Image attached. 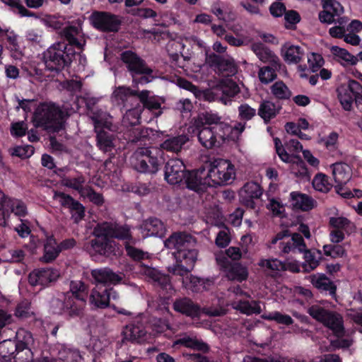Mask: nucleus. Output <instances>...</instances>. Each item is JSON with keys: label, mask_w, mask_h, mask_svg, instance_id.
I'll list each match as a JSON object with an SVG mask.
<instances>
[{"label": "nucleus", "mask_w": 362, "mask_h": 362, "mask_svg": "<svg viewBox=\"0 0 362 362\" xmlns=\"http://www.w3.org/2000/svg\"><path fill=\"white\" fill-rule=\"evenodd\" d=\"M206 126L209 128H214L220 130H230V127L221 121V117L215 112H206L199 115L198 124Z\"/></svg>", "instance_id": "28"}, {"label": "nucleus", "mask_w": 362, "mask_h": 362, "mask_svg": "<svg viewBox=\"0 0 362 362\" xmlns=\"http://www.w3.org/2000/svg\"><path fill=\"white\" fill-rule=\"evenodd\" d=\"M262 317L264 320L275 321L278 324L286 326H289L293 323V320L290 315L281 313L279 311L264 314L262 315Z\"/></svg>", "instance_id": "51"}, {"label": "nucleus", "mask_w": 362, "mask_h": 362, "mask_svg": "<svg viewBox=\"0 0 362 362\" xmlns=\"http://www.w3.org/2000/svg\"><path fill=\"white\" fill-rule=\"evenodd\" d=\"M188 140L189 138L187 135L181 134L165 140L160 144V148L157 147L139 148L132 156V165L139 172L155 173L163 162V150L178 153Z\"/></svg>", "instance_id": "1"}, {"label": "nucleus", "mask_w": 362, "mask_h": 362, "mask_svg": "<svg viewBox=\"0 0 362 362\" xmlns=\"http://www.w3.org/2000/svg\"><path fill=\"white\" fill-rule=\"evenodd\" d=\"M96 132L97 146L99 149L103 152L111 151L115 147L112 135L104 130H100Z\"/></svg>", "instance_id": "43"}, {"label": "nucleus", "mask_w": 362, "mask_h": 362, "mask_svg": "<svg viewBox=\"0 0 362 362\" xmlns=\"http://www.w3.org/2000/svg\"><path fill=\"white\" fill-rule=\"evenodd\" d=\"M322 7L323 9L328 10L337 17L339 16L344 12L342 6L336 0H324Z\"/></svg>", "instance_id": "60"}, {"label": "nucleus", "mask_w": 362, "mask_h": 362, "mask_svg": "<svg viewBox=\"0 0 362 362\" xmlns=\"http://www.w3.org/2000/svg\"><path fill=\"white\" fill-rule=\"evenodd\" d=\"M332 175L337 183V190L342 185H346L352 177L351 168L345 163H336L331 165Z\"/></svg>", "instance_id": "25"}, {"label": "nucleus", "mask_w": 362, "mask_h": 362, "mask_svg": "<svg viewBox=\"0 0 362 362\" xmlns=\"http://www.w3.org/2000/svg\"><path fill=\"white\" fill-rule=\"evenodd\" d=\"M175 311L189 317H197L202 313L211 317L221 316L225 314V309L222 305L218 307H204L201 309L193 301L187 298L176 300L173 303Z\"/></svg>", "instance_id": "8"}, {"label": "nucleus", "mask_w": 362, "mask_h": 362, "mask_svg": "<svg viewBox=\"0 0 362 362\" xmlns=\"http://www.w3.org/2000/svg\"><path fill=\"white\" fill-rule=\"evenodd\" d=\"M275 68L263 66L258 71V77L261 83L268 84L276 78Z\"/></svg>", "instance_id": "55"}, {"label": "nucleus", "mask_w": 362, "mask_h": 362, "mask_svg": "<svg viewBox=\"0 0 362 362\" xmlns=\"http://www.w3.org/2000/svg\"><path fill=\"white\" fill-rule=\"evenodd\" d=\"M231 305L234 309L247 315L259 314L262 311L259 302L255 300L251 302L246 300L235 301Z\"/></svg>", "instance_id": "37"}, {"label": "nucleus", "mask_w": 362, "mask_h": 362, "mask_svg": "<svg viewBox=\"0 0 362 362\" xmlns=\"http://www.w3.org/2000/svg\"><path fill=\"white\" fill-rule=\"evenodd\" d=\"M185 166L180 159H171L165 167V179L170 185L180 183L186 177Z\"/></svg>", "instance_id": "15"}, {"label": "nucleus", "mask_w": 362, "mask_h": 362, "mask_svg": "<svg viewBox=\"0 0 362 362\" xmlns=\"http://www.w3.org/2000/svg\"><path fill=\"white\" fill-rule=\"evenodd\" d=\"M198 140L201 145L206 149L219 147L226 139L230 130H220L206 127L197 124Z\"/></svg>", "instance_id": "11"}, {"label": "nucleus", "mask_w": 362, "mask_h": 362, "mask_svg": "<svg viewBox=\"0 0 362 362\" xmlns=\"http://www.w3.org/2000/svg\"><path fill=\"white\" fill-rule=\"evenodd\" d=\"M33 314L34 313L31 309L30 303L28 300L21 302L18 305L15 312L16 316L21 319L28 318Z\"/></svg>", "instance_id": "59"}, {"label": "nucleus", "mask_w": 362, "mask_h": 362, "mask_svg": "<svg viewBox=\"0 0 362 362\" xmlns=\"http://www.w3.org/2000/svg\"><path fill=\"white\" fill-rule=\"evenodd\" d=\"M152 133L153 130L151 129L144 127L133 128L129 132L128 139L134 143L142 141L147 139Z\"/></svg>", "instance_id": "49"}, {"label": "nucleus", "mask_w": 362, "mask_h": 362, "mask_svg": "<svg viewBox=\"0 0 362 362\" xmlns=\"http://www.w3.org/2000/svg\"><path fill=\"white\" fill-rule=\"evenodd\" d=\"M207 173L211 187L224 186L233 182L236 177V169L230 160L214 158L206 163Z\"/></svg>", "instance_id": "5"}, {"label": "nucleus", "mask_w": 362, "mask_h": 362, "mask_svg": "<svg viewBox=\"0 0 362 362\" xmlns=\"http://www.w3.org/2000/svg\"><path fill=\"white\" fill-rule=\"evenodd\" d=\"M98 225L94 228L93 234L95 236L84 245L85 250L92 256L96 255H108L112 252V241L109 240L105 231H98Z\"/></svg>", "instance_id": "13"}, {"label": "nucleus", "mask_w": 362, "mask_h": 362, "mask_svg": "<svg viewBox=\"0 0 362 362\" xmlns=\"http://www.w3.org/2000/svg\"><path fill=\"white\" fill-rule=\"evenodd\" d=\"M258 265L270 272H278L286 269V264L277 259H261Z\"/></svg>", "instance_id": "48"}, {"label": "nucleus", "mask_w": 362, "mask_h": 362, "mask_svg": "<svg viewBox=\"0 0 362 362\" xmlns=\"http://www.w3.org/2000/svg\"><path fill=\"white\" fill-rule=\"evenodd\" d=\"M124 339L130 341L143 342L147 339V332L141 323L130 324L123 329Z\"/></svg>", "instance_id": "29"}, {"label": "nucleus", "mask_w": 362, "mask_h": 362, "mask_svg": "<svg viewBox=\"0 0 362 362\" xmlns=\"http://www.w3.org/2000/svg\"><path fill=\"white\" fill-rule=\"evenodd\" d=\"M139 272L151 281L155 285L160 286L166 291H172L173 287L168 275L160 273L154 268L147 267L141 263L139 264Z\"/></svg>", "instance_id": "20"}, {"label": "nucleus", "mask_w": 362, "mask_h": 362, "mask_svg": "<svg viewBox=\"0 0 362 362\" xmlns=\"http://www.w3.org/2000/svg\"><path fill=\"white\" fill-rule=\"evenodd\" d=\"M23 217L28 214L25 203L18 199L11 198L0 190V225L5 227L11 214Z\"/></svg>", "instance_id": "10"}, {"label": "nucleus", "mask_w": 362, "mask_h": 362, "mask_svg": "<svg viewBox=\"0 0 362 362\" xmlns=\"http://www.w3.org/2000/svg\"><path fill=\"white\" fill-rule=\"evenodd\" d=\"M267 208L274 216H282L285 212L284 206L276 199H270L267 205Z\"/></svg>", "instance_id": "63"}, {"label": "nucleus", "mask_w": 362, "mask_h": 362, "mask_svg": "<svg viewBox=\"0 0 362 362\" xmlns=\"http://www.w3.org/2000/svg\"><path fill=\"white\" fill-rule=\"evenodd\" d=\"M85 182L86 179L83 175H78L75 177H64L62 180V185L78 191L81 195L86 192L87 187L84 186Z\"/></svg>", "instance_id": "45"}, {"label": "nucleus", "mask_w": 362, "mask_h": 362, "mask_svg": "<svg viewBox=\"0 0 362 362\" xmlns=\"http://www.w3.org/2000/svg\"><path fill=\"white\" fill-rule=\"evenodd\" d=\"M308 63L313 72L317 71L324 64L322 57L316 53H310L308 56Z\"/></svg>", "instance_id": "62"}, {"label": "nucleus", "mask_w": 362, "mask_h": 362, "mask_svg": "<svg viewBox=\"0 0 362 362\" xmlns=\"http://www.w3.org/2000/svg\"><path fill=\"white\" fill-rule=\"evenodd\" d=\"M279 247L281 255L296 251L303 253L308 250L303 237L299 233H293L291 238L287 241H281L279 244Z\"/></svg>", "instance_id": "22"}, {"label": "nucleus", "mask_w": 362, "mask_h": 362, "mask_svg": "<svg viewBox=\"0 0 362 362\" xmlns=\"http://www.w3.org/2000/svg\"><path fill=\"white\" fill-rule=\"evenodd\" d=\"M338 98L341 105L345 110H350L352 107V103L355 100L356 103H360L358 98H356L351 92L349 91L346 87L342 84L337 88Z\"/></svg>", "instance_id": "42"}, {"label": "nucleus", "mask_w": 362, "mask_h": 362, "mask_svg": "<svg viewBox=\"0 0 362 362\" xmlns=\"http://www.w3.org/2000/svg\"><path fill=\"white\" fill-rule=\"evenodd\" d=\"M98 233L105 231L108 238L120 240H129L132 238L130 228L127 225H120L115 222H103L98 224Z\"/></svg>", "instance_id": "19"}, {"label": "nucleus", "mask_w": 362, "mask_h": 362, "mask_svg": "<svg viewBox=\"0 0 362 362\" xmlns=\"http://www.w3.org/2000/svg\"><path fill=\"white\" fill-rule=\"evenodd\" d=\"M141 111L139 109H131L126 112L122 119L124 126L134 127L139 124Z\"/></svg>", "instance_id": "54"}, {"label": "nucleus", "mask_w": 362, "mask_h": 362, "mask_svg": "<svg viewBox=\"0 0 362 362\" xmlns=\"http://www.w3.org/2000/svg\"><path fill=\"white\" fill-rule=\"evenodd\" d=\"M165 247L173 250L174 256L177 262H185L189 267H194L198 256L197 239L192 235L185 233H174L164 242Z\"/></svg>", "instance_id": "2"}, {"label": "nucleus", "mask_w": 362, "mask_h": 362, "mask_svg": "<svg viewBox=\"0 0 362 362\" xmlns=\"http://www.w3.org/2000/svg\"><path fill=\"white\" fill-rule=\"evenodd\" d=\"M60 252L55 239L50 236L47 237L44 245V255L42 260L45 262H50L54 260Z\"/></svg>", "instance_id": "36"}, {"label": "nucleus", "mask_w": 362, "mask_h": 362, "mask_svg": "<svg viewBox=\"0 0 362 362\" xmlns=\"http://www.w3.org/2000/svg\"><path fill=\"white\" fill-rule=\"evenodd\" d=\"M226 276L230 281L242 282L247 279L248 271L246 267L239 263L233 264L226 272Z\"/></svg>", "instance_id": "38"}, {"label": "nucleus", "mask_w": 362, "mask_h": 362, "mask_svg": "<svg viewBox=\"0 0 362 362\" xmlns=\"http://www.w3.org/2000/svg\"><path fill=\"white\" fill-rule=\"evenodd\" d=\"M323 252L326 256L333 258L342 257L346 255L345 249L339 245H325L323 246Z\"/></svg>", "instance_id": "58"}, {"label": "nucleus", "mask_w": 362, "mask_h": 362, "mask_svg": "<svg viewBox=\"0 0 362 362\" xmlns=\"http://www.w3.org/2000/svg\"><path fill=\"white\" fill-rule=\"evenodd\" d=\"M138 97L145 107L151 111H158L155 113L156 117L161 115L162 112L160 109L163 100L160 98L155 95L151 96L148 90L139 92Z\"/></svg>", "instance_id": "33"}, {"label": "nucleus", "mask_w": 362, "mask_h": 362, "mask_svg": "<svg viewBox=\"0 0 362 362\" xmlns=\"http://www.w3.org/2000/svg\"><path fill=\"white\" fill-rule=\"evenodd\" d=\"M86 303H82L71 296L69 293L64 295L63 299H54L51 303V309L53 313L64 315L67 317L74 318L79 317L82 313Z\"/></svg>", "instance_id": "9"}, {"label": "nucleus", "mask_w": 362, "mask_h": 362, "mask_svg": "<svg viewBox=\"0 0 362 362\" xmlns=\"http://www.w3.org/2000/svg\"><path fill=\"white\" fill-rule=\"evenodd\" d=\"M74 52L64 42L52 45L43 54L46 68L50 71H60L72 62Z\"/></svg>", "instance_id": "6"}, {"label": "nucleus", "mask_w": 362, "mask_h": 362, "mask_svg": "<svg viewBox=\"0 0 362 362\" xmlns=\"http://www.w3.org/2000/svg\"><path fill=\"white\" fill-rule=\"evenodd\" d=\"M281 56L288 64H297L301 62L305 56L304 49L299 45L286 42L281 47Z\"/></svg>", "instance_id": "23"}, {"label": "nucleus", "mask_w": 362, "mask_h": 362, "mask_svg": "<svg viewBox=\"0 0 362 362\" xmlns=\"http://www.w3.org/2000/svg\"><path fill=\"white\" fill-rule=\"evenodd\" d=\"M121 59L133 76L134 74H144L138 79L134 78V83L146 84L152 81L153 76L151 75L152 70L147 67L145 62L136 54L132 51L123 52L121 54Z\"/></svg>", "instance_id": "7"}, {"label": "nucleus", "mask_w": 362, "mask_h": 362, "mask_svg": "<svg viewBox=\"0 0 362 362\" xmlns=\"http://www.w3.org/2000/svg\"><path fill=\"white\" fill-rule=\"evenodd\" d=\"M33 122L37 127L56 132L62 129L64 113L54 103H42L35 110Z\"/></svg>", "instance_id": "4"}, {"label": "nucleus", "mask_w": 362, "mask_h": 362, "mask_svg": "<svg viewBox=\"0 0 362 362\" xmlns=\"http://www.w3.org/2000/svg\"><path fill=\"white\" fill-rule=\"evenodd\" d=\"M211 12L221 21L226 22V5L220 1L214 3L211 6Z\"/></svg>", "instance_id": "64"}, {"label": "nucleus", "mask_w": 362, "mask_h": 362, "mask_svg": "<svg viewBox=\"0 0 362 362\" xmlns=\"http://www.w3.org/2000/svg\"><path fill=\"white\" fill-rule=\"evenodd\" d=\"M91 276L93 279L96 286L102 284L103 286L117 285L122 282L123 276L114 272L108 267L95 269L91 270Z\"/></svg>", "instance_id": "18"}, {"label": "nucleus", "mask_w": 362, "mask_h": 362, "mask_svg": "<svg viewBox=\"0 0 362 362\" xmlns=\"http://www.w3.org/2000/svg\"><path fill=\"white\" fill-rule=\"evenodd\" d=\"M312 284L319 290L329 291L331 294L335 293L336 286L333 282L323 274H316L310 276Z\"/></svg>", "instance_id": "35"}, {"label": "nucleus", "mask_w": 362, "mask_h": 362, "mask_svg": "<svg viewBox=\"0 0 362 362\" xmlns=\"http://www.w3.org/2000/svg\"><path fill=\"white\" fill-rule=\"evenodd\" d=\"M303 253L305 262L303 264V267L305 272H310L319 265L322 255L321 251L306 250Z\"/></svg>", "instance_id": "41"}, {"label": "nucleus", "mask_w": 362, "mask_h": 362, "mask_svg": "<svg viewBox=\"0 0 362 362\" xmlns=\"http://www.w3.org/2000/svg\"><path fill=\"white\" fill-rule=\"evenodd\" d=\"M279 111V107L273 102L266 100L263 101L259 107L258 115L264 119L265 122L276 117Z\"/></svg>", "instance_id": "40"}, {"label": "nucleus", "mask_w": 362, "mask_h": 362, "mask_svg": "<svg viewBox=\"0 0 362 362\" xmlns=\"http://www.w3.org/2000/svg\"><path fill=\"white\" fill-rule=\"evenodd\" d=\"M89 117L93 122L95 132H98V129L100 128L112 129V117L106 112L101 110H93L89 113Z\"/></svg>", "instance_id": "34"}, {"label": "nucleus", "mask_w": 362, "mask_h": 362, "mask_svg": "<svg viewBox=\"0 0 362 362\" xmlns=\"http://www.w3.org/2000/svg\"><path fill=\"white\" fill-rule=\"evenodd\" d=\"M89 304L95 309H105L111 307L114 310L119 314L125 315H129V313L124 308H119L114 304H108V296H107L106 288L100 291L96 286L93 288L89 296Z\"/></svg>", "instance_id": "17"}, {"label": "nucleus", "mask_w": 362, "mask_h": 362, "mask_svg": "<svg viewBox=\"0 0 362 362\" xmlns=\"http://www.w3.org/2000/svg\"><path fill=\"white\" fill-rule=\"evenodd\" d=\"M193 267L187 265L185 262L176 260V264L168 267V272L173 275L180 276L185 288L189 290H194V286L188 284V276Z\"/></svg>", "instance_id": "32"}, {"label": "nucleus", "mask_w": 362, "mask_h": 362, "mask_svg": "<svg viewBox=\"0 0 362 362\" xmlns=\"http://www.w3.org/2000/svg\"><path fill=\"white\" fill-rule=\"evenodd\" d=\"M335 23H338V25H334L330 28L329 30V34L331 37L334 38H343L346 33L344 26L347 23V20L344 17L338 18Z\"/></svg>", "instance_id": "56"}, {"label": "nucleus", "mask_w": 362, "mask_h": 362, "mask_svg": "<svg viewBox=\"0 0 362 362\" xmlns=\"http://www.w3.org/2000/svg\"><path fill=\"white\" fill-rule=\"evenodd\" d=\"M208 179L209 175L205 165L204 168L192 172H187L185 180L189 189L199 192L205 189L208 187H211Z\"/></svg>", "instance_id": "14"}, {"label": "nucleus", "mask_w": 362, "mask_h": 362, "mask_svg": "<svg viewBox=\"0 0 362 362\" xmlns=\"http://www.w3.org/2000/svg\"><path fill=\"white\" fill-rule=\"evenodd\" d=\"M240 202L250 209H255V199H259L262 194L261 187L254 182H247L240 190Z\"/></svg>", "instance_id": "21"}, {"label": "nucleus", "mask_w": 362, "mask_h": 362, "mask_svg": "<svg viewBox=\"0 0 362 362\" xmlns=\"http://www.w3.org/2000/svg\"><path fill=\"white\" fill-rule=\"evenodd\" d=\"M63 35L70 46L74 45L78 49L83 48L86 40L81 35V27L79 23L66 27L63 30Z\"/></svg>", "instance_id": "27"}, {"label": "nucleus", "mask_w": 362, "mask_h": 362, "mask_svg": "<svg viewBox=\"0 0 362 362\" xmlns=\"http://www.w3.org/2000/svg\"><path fill=\"white\" fill-rule=\"evenodd\" d=\"M88 287L81 281H72L70 283L69 294L74 299L86 303Z\"/></svg>", "instance_id": "44"}, {"label": "nucleus", "mask_w": 362, "mask_h": 362, "mask_svg": "<svg viewBox=\"0 0 362 362\" xmlns=\"http://www.w3.org/2000/svg\"><path fill=\"white\" fill-rule=\"evenodd\" d=\"M275 149L279 158L285 163H291L293 160V156L291 153L288 152L283 146L281 140L279 138L274 139Z\"/></svg>", "instance_id": "57"}, {"label": "nucleus", "mask_w": 362, "mask_h": 362, "mask_svg": "<svg viewBox=\"0 0 362 362\" xmlns=\"http://www.w3.org/2000/svg\"><path fill=\"white\" fill-rule=\"evenodd\" d=\"M89 20L95 28L103 32H116L121 24L118 16L104 11L93 12Z\"/></svg>", "instance_id": "12"}, {"label": "nucleus", "mask_w": 362, "mask_h": 362, "mask_svg": "<svg viewBox=\"0 0 362 362\" xmlns=\"http://www.w3.org/2000/svg\"><path fill=\"white\" fill-rule=\"evenodd\" d=\"M53 199L57 201L62 206L69 209L76 202L71 196L61 192H54Z\"/></svg>", "instance_id": "61"}, {"label": "nucleus", "mask_w": 362, "mask_h": 362, "mask_svg": "<svg viewBox=\"0 0 362 362\" xmlns=\"http://www.w3.org/2000/svg\"><path fill=\"white\" fill-rule=\"evenodd\" d=\"M173 345H182L185 347L202 351L203 352H207L209 349V346L202 340L199 339L195 336H191L186 334L182 335L180 338L175 341Z\"/></svg>", "instance_id": "30"}, {"label": "nucleus", "mask_w": 362, "mask_h": 362, "mask_svg": "<svg viewBox=\"0 0 362 362\" xmlns=\"http://www.w3.org/2000/svg\"><path fill=\"white\" fill-rule=\"evenodd\" d=\"M60 276L59 270L53 268L34 269L28 276L29 283L32 286H45L55 281Z\"/></svg>", "instance_id": "16"}, {"label": "nucleus", "mask_w": 362, "mask_h": 362, "mask_svg": "<svg viewBox=\"0 0 362 362\" xmlns=\"http://www.w3.org/2000/svg\"><path fill=\"white\" fill-rule=\"evenodd\" d=\"M252 49L262 62L270 64L275 69L280 68L279 58L264 45L255 43L252 45Z\"/></svg>", "instance_id": "26"}, {"label": "nucleus", "mask_w": 362, "mask_h": 362, "mask_svg": "<svg viewBox=\"0 0 362 362\" xmlns=\"http://www.w3.org/2000/svg\"><path fill=\"white\" fill-rule=\"evenodd\" d=\"M329 224L332 228L344 230L346 233H349V230L354 228V224L347 218L339 216L330 217Z\"/></svg>", "instance_id": "47"}, {"label": "nucleus", "mask_w": 362, "mask_h": 362, "mask_svg": "<svg viewBox=\"0 0 362 362\" xmlns=\"http://www.w3.org/2000/svg\"><path fill=\"white\" fill-rule=\"evenodd\" d=\"M271 92L276 98L280 100L288 99L291 96V91L281 81L275 82L271 86Z\"/></svg>", "instance_id": "50"}, {"label": "nucleus", "mask_w": 362, "mask_h": 362, "mask_svg": "<svg viewBox=\"0 0 362 362\" xmlns=\"http://www.w3.org/2000/svg\"><path fill=\"white\" fill-rule=\"evenodd\" d=\"M313 186L317 191L321 192H328L332 188V184L329 181V178L324 174H318L315 176L313 180Z\"/></svg>", "instance_id": "53"}, {"label": "nucleus", "mask_w": 362, "mask_h": 362, "mask_svg": "<svg viewBox=\"0 0 362 362\" xmlns=\"http://www.w3.org/2000/svg\"><path fill=\"white\" fill-rule=\"evenodd\" d=\"M135 90L127 86H118L115 88L112 94V100L117 104L124 103L132 95H138Z\"/></svg>", "instance_id": "46"}, {"label": "nucleus", "mask_w": 362, "mask_h": 362, "mask_svg": "<svg viewBox=\"0 0 362 362\" xmlns=\"http://www.w3.org/2000/svg\"><path fill=\"white\" fill-rule=\"evenodd\" d=\"M308 313L315 320L332 330L338 338L333 343L337 348H348L353 342L352 339L346 335L343 320L339 314L329 312L318 305H312L308 308Z\"/></svg>", "instance_id": "3"}, {"label": "nucleus", "mask_w": 362, "mask_h": 362, "mask_svg": "<svg viewBox=\"0 0 362 362\" xmlns=\"http://www.w3.org/2000/svg\"><path fill=\"white\" fill-rule=\"evenodd\" d=\"M143 237L163 236L165 233L164 223L158 218H151L143 221L140 226Z\"/></svg>", "instance_id": "24"}, {"label": "nucleus", "mask_w": 362, "mask_h": 362, "mask_svg": "<svg viewBox=\"0 0 362 362\" xmlns=\"http://www.w3.org/2000/svg\"><path fill=\"white\" fill-rule=\"evenodd\" d=\"M330 51L334 56L343 60L347 64L354 65L358 62L357 58L354 55L351 54L345 49L341 48L338 46H332L330 48Z\"/></svg>", "instance_id": "52"}, {"label": "nucleus", "mask_w": 362, "mask_h": 362, "mask_svg": "<svg viewBox=\"0 0 362 362\" xmlns=\"http://www.w3.org/2000/svg\"><path fill=\"white\" fill-rule=\"evenodd\" d=\"M290 198L291 205L296 209L306 211L315 206V201L307 194L292 192L290 194Z\"/></svg>", "instance_id": "31"}, {"label": "nucleus", "mask_w": 362, "mask_h": 362, "mask_svg": "<svg viewBox=\"0 0 362 362\" xmlns=\"http://www.w3.org/2000/svg\"><path fill=\"white\" fill-rule=\"evenodd\" d=\"M16 336L18 341L16 344V351L19 352L28 349L30 352V346L34 342L32 334L24 329H20L17 331Z\"/></svg>", "instance_id": "39"}]
</instances>
